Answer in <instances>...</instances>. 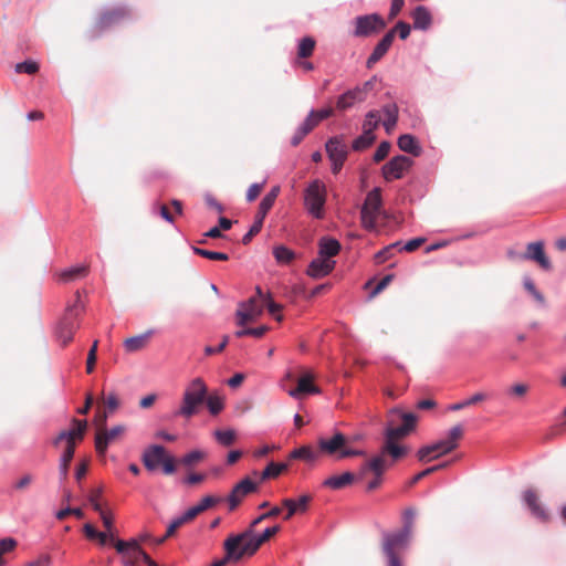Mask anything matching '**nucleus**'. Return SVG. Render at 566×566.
Instances as JSON below:
<instances>
[{
	"label": "nucleus",
	"instance_id": "f257e3e1",
	"mask_svg": "<svg viewBox=\"0 0 566 566\" xmlns=\"http://www.w3.org/2000/svg\"><path fill=\"white\" fill-rule=\"evenodd\" d=\"M417 422L418 416L412 412H403L399 408L389 410L381 453L385 457L390 455L394 461L402 458L407 453V449L399 446L397 441L410 434L416 429Z\"/></svg>",
	"mask_w": 566,
	"mask_h": 566
},
{
	"label": "nucleus",
	"instance_id": "f03ea898",
	"mask_svg": "<svg viewBox=\"0 0 566 566\" xmlns=\"http://www.w3.org/2000/svg\"><path fill=\"white\" fill-rule=\"evenodd\" d=\"M413 511H406V522L401 530L387 533L382 537L381 549L387 566H403L401 554L408 547L412 536Z\"/></svg>",
	"mask_w": 566,
	"mask_h": 566
},
{
	"label": "nucleus",
	"instance_id": "7ed1b4c3",
	"mask_svg": "<svg viewBox=\"0 0 566 566\" xmlns=\"http://www.w3.org/2000/svg\"><path fill=\"white\" fill-rule=\"evenodd\" d=\"M73 428L70 430H62L56 438L53 440V446L57 447L60 442L65 441L66 446L64 449V452L60 460V475L61 480H65L67 478L70 463L74 457L76 442H80L83 440L87 422L86 420H78L73 419L72 420Z\"/></svg>",
	"mask_w": 566,
	"mask_h": 566
},
{
	"label": "nucleus",
	"instance_id": "20e7f679",
	"mask_svg": "<svg viewBox=\"0 0 566 566\" xmlns=\"http://www.w3.org/2000/svg\"><path fill=\"white\" fill-rule=\"evenodd\" d=\"M279 525L268 527L262 534H252L251 530H244L239 534H231L228 536L229 553L233 546L239 548L242 557L253 556L259 548L266 543L271 537L280 532Z\"/></svg>",
	"mask_w": 566,
	"mask_h": 566
},
{
	"label": "nucleus",
	"instance_id": "39448f33",
	"mask_svg": "<svg viewBox=\"0 0 566 566\" xmlns=\"http://www.w3.org/2000/svg\"><path fill=\"white\" fill-rule=\"evenodd\" d=\"M464 429L462 424L453 426L447 437L432 444L420 448L417 452V457L421 462H430L446 455L459 446V441L463 438Z\"/></svg>",
	"mask_w": 566,
	"mask_h": 566
},
{
	"label": "nucleus",
	"instance_id": "423d86ee",
	"mask_svg": "<svg viewBox=\"0 0 566 566\" xmlns=\"http://www.w3.org/2000/svg\"><path fill=\"white\" fill-rule=\"evenodd\" d=\"M83 310L81 293L76 291L73 303L66 305L65 313L55 329L56 338L63 347L72 342L74 333L80 326L78 316Z\"/></svg>",
	"mask_w": 566,
	"mask_h": 566
},
{
	"label": "nucleus",
	"instance_id": "0eeeda50",
	"mask_svg": "<svg viewBox=\"0 0 566 566\" xmlns=\"http://www.w3.org/2000/svg\"><path fill=\"white\" fill-rule=\"evenodd\" d=\"M207 395L208 387L205 381L200 377L192 379L184 391L182 401L177 415L185 418H191L198 413L199 408L206 401Z\"/></svg>",
	"mask_w": 566,
	"mask_h": 566
},
{
	"label": "nucleus",
	"instance_id": "6e6552de",
	"mask_svg": "<svg viewBox=\"0 0 566 566\" xmlns=\"http://www.w3.org/2000/svg\"><path fill=\"white\" fill-rule=\"evenodd\" d=\"M317 444L318 453L334 457L337 460L363 454V451L352 449L347 437L338 431L331 437L319 438Z\"/></svg>",
	"mask_w": 566,
	"mask_h": 566
},
{
	"label": "nucleus",
	"instance_id": "1a4fd4ad",
	"mask_svg": "<svg viewBox=\"0 0 566 566\" xmlns=\"http://www.w3.org/2000/svg\"><path fill=\"white\" fill-rule=\"evenodd\" d=\"M327 191L325 185L315 179L304 190V208L315 219H323L325 214Z\"/></svg>",
	"mask_w": 566,
	"mask_h": 566
},
{
	"label": "nucleus",
	"instance_id": "9d476101",
	"mask_svg": "<svg viewBox=\"0 0 566 566\" xmlns=\"http://www.w3.org/2000/svg\"><path fill=\"white\" fill-rule=\"evenodd\" d=\"M280 193V187H273L270 192L261 200L258 212L254 218V222L250 230L243 235L242 243L249 244L253 237H255L262 229L264 219L268 212L272 209L277 196Z\"/></svg>",
	"mask_w": 566,
	"mask_h": 566
},
{
	"label": "nucleus",
	"instance_id": "9b49d317",
	"mask_svg": "<svg viewBox=\"0 0 566 566\" xmlns=\"http://www.w3.org/2000/svg\"><path fill=\"white\" fill-rule=\"evenodd\" d=\"M381 208V191L374 188L366 196L365 202L360 211L361 223L365 229L373 230L376 227L377 218Z\"/></svg>",
	"mask_w": 566,
	"mask_h": 566
},
{
	"label": "nucleus",
	"instance_id": "f8f14e48",
	"mask_svg": "<svg viewBox=\"0 0 566 566\" xmlns=\"http://www.w3.org/2000/svg\"><path fill=\"white\" fill-rule=\"evenodd\" d=\"M354 36L367 38L374 35L386 28V21L378 13L356 17L354 20Z\"/></svg>",
	"mask_w": 566,
	"mask_h": 566
},
{
	"label": "nucleus",
	"instance_id": "ddd939ff",
	"mask_svg": "<svg viewBox=\"0 0 566 566\" xmlns=\"http://www.w3.org/2000/svg\"><path fill=\"white\" fill-rule=\"evenodd\" d=\"M125 424H116L111 429H99L95 433V449L99 455H104L111 443L119 441L126 433Z\"/></svg>",
	"mask_w": 566,
	"mask_h": 566
},
{
	"label": "nucleus",
	"instance_id": "4468645a",
	"mask_svg": "<svg viewBox=\"0 0 566 566\" xmlns=\"http://www.w3.org/2000/svg\"><path fill=\"white\" fill-rule=\"evenodd\" d=\"M413 160L407 156H396L384 165L381 169L382 176L387 181L400 179L411 168Z\"/></svg>",
	"mask_w": 566,
	"mask_h": 566
},
{
	"label": "nucleus",
	"instance_id": "2eb2a0df",
	"mask_svg": "<svg viewBox=\"0 0 566 566\" xmlns=\"http://www.w3.org/2000/svg\"><path fill=\"white\" fill-rule=\"evenodd\" d=\"M263 312L262 305L258 302L256 297H250L245 302H241L237 310V324L244 326L248 323L254 322Z\"/></svg>",
	"mask_w": 566,
	"mask_h": 566
},
{
	"label": "nucleus",
	"instance_id": "dca6fc26",
	"mask_svg": "<svg viewBox=\"0 0 566 566\" xmlns=\"http://www.w3.org/2000/svg\"><path fill=\"white\" fill-rule=\"evenodd\" d=\"M521 260H530L536 262L543 270L551 271L552 263L544 251L542 241L531 242L526 245V251L522 255H517Z\"/></svg>",
	"mask_w": 566,
	"mask_h": 566
},
{
	"label": "nucleus",
	"instance_id": "f3484780",
	"mask_svg": "<svg viewBox=\"0 0 566 566\" xmlns=\"http://www.w3.org/2000/svg\"><path fill=\"white\" fill-rule=\"evenodd\" d=\"M523 500L531 511L532 515L539 520L541 522H548L549 521V513L542 504L538 494L532 490L528 489L523 493Z\"/></svg>",
	"mask_w": 566,
	"mask_h": 566
},
{
	"label": "nucleus",
	"instance_id": "a211bd4d",
	"mask_svg": "<svg viewBox=\"0 0 566 566\" xmlns=\"http://www.w3.org/2000/svg\"><path fill=\"white\" fill-rule=\"evenodd\" d=\"M258 489L256 483L251 481L249 478L241 480L231 491L228 496L230 510L233 511L247 496Z\"/></svg>",
	"mask_w": 566,
	"mask_h": 566
},
{
	"label": "nucleus",
	"instance_id": "6ab92c4d",
	"mask_svg": "<svg viewBox=\"0 0 566 566\" xmlns=\"http://www.w3.org/2000/svg\"><path fill=\"white\" fill-rule=\"evenodd\" d=\"M395 39V30L388 31L382 39L377 43L373 53L369 55L366 66L371 69L377 62H379L390 49Z\"/></svg>",
	"mask_w": 566,
	"mask_h": 566
},
{
	"label": "nucleus",
	"instance_id": "aec40b11",
	"mask_svg": "<svg viewBox=\"0 0 566 566\" xmlns=\"http://www.w3.org/2000/svg\"><path fill=\"white\" fill-rule=\"evenodd\" d=\"M153 208L165 221L169 223L175 222L176 216H181L184 213V205L178 199H172L169 205L156 202Z\"/></svg>",
	"mask_w": 566,
	"mask_h": 566
},
{
	"label": "nucleus",
	"instance_id": "412c9836",
	"mask_svg": "<svg viewBox=\"0 0 566 566\" xmlns=\"http://www.w3.org/2000/svg\"><path fill=\"white\" fill-rule=\"evenodd\" d=\"M312 501V496L308 494L301 495L297 500L284 499L282 500V506L286 509V513L283 518L289 521L296 513H305Z\"/></svg>",
	"mask_w": 566,
	"mask_h": 566
},
{
	"label": "nucleus",
	"instance_id": "4be33fe9",
	"mask_svg": "<svg viewBox=\"0 0 566 566\" xmlns=\"http://www.w3.org/2000/svg\"><path fill=\"white\" fill-rule=\"evenodd\" d=\"M326 153L331 161H344L347 159L348 147L339 137L331 138L326 145Z\"/></svg>",
	"mask_w": 566,
	"mask_h": 566
},
{
	"label": "nucleus",
	"instance_id": "5701e85b",
	"mask_svg": "<svg viewBox=\"0 0 566 566\" xmlns=\"http://www.w3.org/2000/svg\"><path fill=\"white\" fill-rule=\"evenodd\" d=\"M334 266L335 261L319 256L310 263L307 274L311 277L321 279L328 275L334 270Z\"/></svg>",
	"mask_w": 566,
	"mask_h": 566
},
{
	"label": "nucleus",
	"instance_id": "b1692460",
	"mask_svg": "<svg viewBox=\"0 0 566 566\" xmlns=\"http://www.w3.org/2000/svg\"><path fill=\"white\" fill-rule=\"evenodd\" d=\"M166 454V449L163 446H151L145 450L143 454V463L149 471L155 470L161 463Z\"/></svg>",
	"mask_w": 566,
	"mask_h": 566
},
{
	"label": "nucleus",
	"instance_id": "393cba45",
	"mask_svg": "<svg viewBox=\"0 0 566 566\" xmlns=\"http://www.w3.org/2000/svg\"><path fill=\"white\" fill-rule=\"evenodd\" d=\"M334 111L331 107H326L319 111H311L300 127L307 134H310L322 120L331 117Z\"/></svg>",
	"mask_w": 566,
	"mask_h": 566
},
{
	"label": "nucleus",
	"instance_id": "a878e982",
	"mask_svg": "<svg viewBox=\"0 0 566 566\" xmlns=\"http://www.w3.org/2000/svg\"><path fill=\"white\" fill-rule=\"evenodd\" d=\"M313 375L310 373L304 374L297 381V387L289 390V395L297 398L304 394H318L319 389L313 385Z\"/></svg>",
	"mask_w": 566,
	"mask_h": 566
},
{
	"label": "nucleus",
	"instance_id": "bb28decb",
	"mask_svg": "<svg viewBox=\"0 0 566 566\" xmlns=\"http://www.w3.org/2000/svg\"><path fill=\"white\" fill-rule=\"evenodd\" d=\"M355 481V475L352 472H344L340 475H332L324 480L323 486L331 490H342L350 485Z\"/></svg>",
	"mask_w": 566,
	"mask_h": 566
},
{
	"label": "nucleus",
	"instance_id": "cd10ccee",
	"mask_svg": "<svg viewBox=\"0 0 566 566\" xmlns=\"http://www.w3.org/2000/svg\"><path fill=\"white\" fill-rule=\"evenodd\" d=\"M340 251V243L333 238L323 237L318 242V254L328 259L337 255Z\"/></svg>",
	"mask_w": 566,
	"mask_h": 566
},
{
	"label": "nucleus",
	"instance_id": "c85d7f7f",
	"mask_svg": "<svg viewBox=\"0 0 566 566\" xmlns=\"http://www.w3.org/2000/svg\"><path fill=\"white\" fill-rule=\"evenodd\" d=\"M388 468L386 457L380 452L379 455L374 457L361 468V475L367 471H371L376 476L381 478L386 469Z\"/></svg>",
	"mask_w": 566,
	"mask_h": 566
},
{
	"label": "nucleus",
	"instance_id": "c756f323",
	"mask_svg": "<svg viewBox=\"0 0 566 566\" xmlns=\"http://www.w3.org/2000/svg\"><path fill=\"white\" fill-rule=\"evenodd\" d=\"M127 10L123 7L114 8L103 12L98 19V24L101 28H107L113 23L118 22L123 18L127 15Z\"/></svg>",
	"mask_w": 566,
	"mask_h": 566
},
{
	"label": "nucleus",
	"instance_id": "7c9ffc66",
	"mask_svg": "<svg viewBox=\"0 0 566 566\" xmlns=\"http://www.w3.org/2000/svg\"><path fill=\"white\" fill-rule=\"evenodd\" d=\"M411 17L413 19V28L415 29L427 30L431 25V22H432L431 13L423 6L417 7L413 10Z\"/></svg>",
	"mask_w": 566,
	"mask_h": 566
},
{
	"label": "nucleus",
	"instance_id": "2f4dec72",
	"mask_svg": "<svg viewBox=\"0 0 566 566\" xmlns=\"http://www.w3.org/2000/svg\"><path fill=\"white\" fill-rule=\"evenodd\" d=\"M361 93L359 90H349L340 95L336 103V108L339 111H346L354 106L356 103H361Z\"/></svg>",
	"mask_w": 566,
	"mask_h": 566
},
{
	"label": "nucleus",
	"instance_id": "473e14b6",
	"mask_svg": "<svg viewBox=\"0 0 566 566\" xmlns=\"http://www.w3.org/2000/svg\"><path fill=\"white\" fill-rule=\"evenodd\" d=\"M397 144L400 150L413 156H419L421 153V146L419 145L417 138L410 134L401 135L398 138Z\"/></svg>",
	"mask_w": 566,
	"mask_h": 566
},
{
	"label": "nucleus",
	"instance_id": "72a5a7b5",
	"mask_svg": "<svg viewBox=\"0 0 566 566\" xmlns=\"http://www.w3.org/2000/svg\"><path fill=\"white\" fill-rule=\"evenodd\" d=\"M382 113L385 115V120L382 123L386 132L390 134L397 125L398 122V106L396 104H387L382 107Z\"/></svg>",
	"mask_w": 566,
	"mask_h": 566
},
{
	"label": "nucleus",
	"instance_id": "f704fd0d",
	"mask_svg": "<svg viewBox=\"0 0 566 566\" xmlns=\"http://www.w3.org/2000/svg\"><path fill=\"white\" fill-rule=\"evenodd\" d=\"M88 274L87 265H78L67 270H64L60 273V281L63 283H70L75 280L85 277Z\"/></svg>",
	"mask_w": 566,
	"mask_h": 566
},
{
	"label": "nucleus",
	"instance_id": "c9c22d12",
	"mask_svg": "<svg viewBox=\"0 0 566 566\" xmlns=\"http://www.w3.org/2000/svg\"><path fill=\"white\" fill-rule=\"evenodd\" d=\"M148 340H149L148 334L133 336V337L125 339L124 347H125L126 352H128V353L138 352L147 346Z\"/></svg>",
	"mask_w": 566,
	"mask_h": 566
},
{
	"label": "nucleus",
	"instance_id": "e433bc0d",
	"mask_svg": "<svg viewBox=\"0 0 566 566\" xmlns=\"http://www.w3.org/2000/svg\"><path fill=\"white\" fill-rule=\"evenodd\" d=\"M223 548L226 553L224 557L220 560H217L211 566H226L228 563H238L243 558L237 546H233L229 553L228 538L223 543Z\"/></svg>",
	"mask_w": 566,
	"mask_h": 566
},
{
	"label": "nucleus",
	"instance_id": "4c0bfd02",
	"mask_svg": "<svg viewBox=\"0 0 566 566\" xmlns=\"http://www.w3.org/2000/svg\"><path fill=\"white\" fill-rule=\"evenodd\" d=\"M286 470H287L286 463L270 462L265 467V469L261 472L260 479H261V481H265L269 479H275Z\"/></svg>",
	"mask_w": 566,
	"mask_h": 566
},
{
	"label": "nucleus",
	"instance_id": "58836bf2",
	"mask_svg": "<svg viewBox=\"0 0 566 566\" xmlns=\"http://www.w3.org/2000/svg\"><path fill=\"white\" fill-rule=\"evenodd\" d=\"M316 41L312 36H305L300 40L297 45V59H307L312 56Z\"/></svg>",
	"mask_w": 566,
	"mask_h": 566
},
{
	"label": "nucleus",
	"instance_id": "ea45409f",
	"mask_svg": "<svg viewBox=\"0 0 566 566\" xmlns=\"http://www.w3.org/2000/svg\"><path fill=\"white\" fill-rule=\"evenodd\" d=\"M317 458V452H315L310 446H302L301 448L294 449L290 454L289 459L291 460H304V461H314Z\"/></svg>",
	"mask_w": 566,
	"mask_h": 566
},
{
	"label": "nucleus",
	"instance_id": "a19ab883",
	"mask_svg": "<svg viewBox=\"0 0 566 566\" xmlns=\"http://www.w3.org/2000/svg\"><path fill=\"white\" fill-rule=\"evenodd\" d=\"M275 260L281 264H289L295 259V253L285 245H277L273 249Z\"/></svg>",
	"mask_w": 566,
	"mask_h": 566
},
{
	"label": "nucleus",
	"instance_id": "79ce46f5",
	"mask_svg": "<svg viewBox=\"0 0 566 566\" xmlns=\"http://www.w3.org/2000/svg\"><path fill=\"white\" fill-rule=\"evenodd\" d=\"M375 138L376 137L374 133L363 132V134L359 137L354 139L352 148L356 151L364 150L375 142Z\"/></svg>",
	"mask_w": 566,
	"mask_h": 566
},
{
	"label": "nucleus",
	"instance_id": "37998d69",
	"mask_svg": "<svg viewBox=\"0 0 566 566\" xmlns=\"http://www.w3.org/2000/svg\"><path fill=\"white\" fill-rule=\"evenodd\" d=\"M207 458V452L202 450H193L187 454H185L180 459V463L185 467H193L195 464L201 462Z\"/></svg>",
	"mask_w": 566,
	"mask_h": 566
},
{
	"label": "nucleus",
	"instance_id": "c03bdc74",
	"mask_svg": "<svg viewBox=\"0 0 566 566\" xmlns=\"http://www.w3.org/2000/svg\"><path fill=\"white\" fill-rule=\"evenodd\" d=\"M209 412L213 416L220 413L224 408L223 398L218 395H207L206 401Z\"/></svg>",
	"mask_w": 566,
	"mask_h": 566
},
{
	"label": "nucleus",
	"instance_id": "a18cd8bd",
	"mask_svg": "<svg viewBox=\"0 0 566 566\" xmlns=\"http://www.w3.org/2000/svg\"><path fill=\"white\" fill-rule=\"evenodd\" d=\"M380 124V115L378 111H370L367 113L364 125H363V132L366 133H374V130L379 126Z\"/></svg>",
	"mask_w": 566,
	"mask_h": 566
},
{
	"label": "nucleus",
	"instance_id": "49530a36",
	"mask_svg": "<svg viewBox=\"0 0 566 566\" xmlns=\"http://www.w3.org/2000/svg\"><path fill=\"white\" fill-rule=\"evenodd\" d=\"M193 252L197 255H200L202 258L213 260V261H228L229 260V255L223 252H214V251H210V250L200 249L197 247L193 248Z\"/></svg>",
	"mask_w": 566,
	"mask_h": 566
},
{
	"label": "nucleus",
	"instance_id": "de8ad7c7",
	"mask_svg": "<svg viewBox=\"0 0 566 566\" xmlns=\"http://www.w3.org/2000/svg\"><path fill=\"white\" fill-rule=\"evenodd\" d=\"M214 437L217 441L224 447L231 446L235 440V433L233 430H217L214 432Z\"/></svg>",
	"mask_w": 566,
	"mask_h": 566
},
{
	"label": "nucleus",
	"instance_id": "09e8293b",
	"mask_svg": "<svg viewBox=\"0 0 566 566\" xmlns=\"http://www.w3.org/2000/svg\"><path fill=\"white\" fill-rule=\"evenodd\" d=\"M103 405L106 411L113 413L119 407L120 401L115 392H109L103 398Z\"/></svg>",
	"mask_w": 566,
	"mask_h": 566
},
{
	"label": "nucleus",
	"instance_id": "8fccbe9b",
	"mask_svg": "<svg viewBox=\"0 0 566 566\" xmlns=\"http://www.w3.org/2000/svg\"><path fill=\"white\" fill-rule=\"evenodd\" d=\"M137 544H138V542L136 539H132L128 542L117 539L114 543V546H115L117 553L123 554L125 556L126 554L130 553L132 551H135V548L137 547Z\"/></svg>",
	"mask_w": 566,
	"mask_h": 566
},
{
	"label": "nucleus",
	"instance_id": "3c124183",
	"mask_svg": "<svg viewBox=\"0 0 566 566\" xmlns=\"http://www.w3.org/2000/svg\"><path fill=\"white\" fill-rule=\"evenodd\" d=\"M102 493H103V489L96 488V489H93L88 495V501H90L91 505L93 506L94 511H96V512H101L102 510H104L99 503Z\"/></svg>",
	"mask_w": 566,
	"mask_h": 566
},
{
	"label": "nucleus",
	"instance_id": "603ef678",
	"mask_svg": "<svg viewBox=\"0 0 566 566\" xmlns=\"http://www.w3.org/2000/svg\"><path fill=\"white\" fill-rule=\"evenodd\" d=\"M97 345H98V342L95 340L93 343L91 349L88 350L87 360H86V373L87 374H92L93 370H94V367H95V364H96V359H97V356H96Z\"/></svg>",
	"mask_w": 566,
	"mask_h": 566
},
{
	"label": "nucleus",
	"instance_id": "864d4df0",
	"mask_svg": "<svg viewBox=\"0 0 566 566\" xmlns=\"http://www.w3.org/2000/svg\"><path fill=\"white\" fill-rule=\"evenodd\" d=\"M390 147L389 142H381L374 154V161L380 163L384 160L388 156Z\"/></svg>",
	"mask_w": 566,
	"mask_h": 566
},
{
	"label": "nucleus",
	"instance_id": "5fc2aeb1",
	"mask_svg": "<svg viewBox=\"0 0 566 566\" xmlns=\"http://www.w3.org/2000/svg\"><path fill=\"white\" fill-rule=\"evenodd\" d=\"M39 70V65L33 61H25L15 65L18 73L34 74Z\"/></svg>",
	"mask_w": 566,
	"mask_h": 566
},
{
	"label": "nucleus",
	"instance_id": "6e6d98bb",
	"mask_svg": "<svg viewBox=\"0 0 566 566\" xmlns=\"http://www.w3.org/2000/svg\"><path fill=\"white\" fill-rule=\"evenodd\" d=\"M399 243H395L391 245L386 247L385 249L380 250L375 254V261L378 264L384 263L391 256V251L398 245Z\"/></svg>",
	"mask_w": 566,
	"mask_h": 566
},
{
	"label": "nucleus",
	"instance_id": "4d7b16f0",
	"mask_svg": "<svg viewBox=\"0 0 566 566\" xmlns=\"http://www.w3.org/2000/svg\"><path fill=\"white\" fill-rule=\"evenodd\" d=\"M448 464L447 463H442V464H438V465H434V467H430L421 472H419L418 474H416L412 480H411V483L415 484V483H418L421 479L428 476L429 474L440 470V469H443L446 468Z\"/></svg>",
	"mask_w": 566,
	"mask_h": 566
},
{
	"label": "nucleus",
	"instance_id": "13d9d810",
	"mask_svg": "<svg viewBox=\"0 0 566 566\" xmlns=\"http://www.w3.org/2000/svg\"><path fill=\"white\" fill-rule=\"evenodd\" d=\"M34 476L31 473L23 474L13 485L17 491H24L33 482Z\"/></svg>",
	"mask_w": 566,
	"mask_h": 566
},
{
	"label": "nucleus",
	"instance_id": "bf43d9fd",
	"mask_svg": "<svg viewBox=\"0 0 566 566\" xmlns=\"http://www.w3.org/2000/svg\"><path fill=\"white\" fill-rule=\"evenodd\" d=\"M101 516V520L103 522V525L104 527L106 528V531L109 533V535L112 536V533H113V524H114V517L113 515L105 511V510H102L101 512H97Z\"/></svg>",
	"mask_w": 566,
	"mask_h": 566
},
{
	"label": "nucleus",
	"instance_id": "052dcab7",
	"mask_svg": "<svg viewBox=\"0 0 566 566\" xmlns=\"http://www.w3.org/2000/svg\"><path fill=\"white\" fill-rule=\"evenodd\" d=\"M161 464L163 471L167 475L172 474L176 471L175 459L170 455H167V453L165 454L164 460H161Z\"/></svg>",
	"mask_w": 566,
	"mask_h": 566
},
{
	"label": "nucleus",
	"instance_id": "680f3d73",
	"mask_svg": "<svg viewBox=\"0 0 566 566\" xmlns=\"http://www.w3.org/2000/svg\"><path fill=\"white\" fill-rule=\"evenodd\" d=\"M524 287L534 296V298L539 302L541 304L544 303V296L542 293H539L536 287H535V284L533 283L532 280L530 279H526L524 281Z\"/></svg>",
	"mask_w": 566,
	"mask_h": 566
},
{
	"label": "nucleus",
	"instance_id": "e2e57ef3",
	"mask_svg": "<svg viewBox=\"0 0 566 566\" xmlns=\"http://www.w3.org/2000/svg\"><path fill=\"white\" fill-rule=\"evenodd\" d=\"M264 184H252L247 191V200L254 201L263 189Z\"/></svg>",
	"mask_w": 566,
	"mask_h": 566
},
{
	"label": "nucleus",
	"instance_id": "0e129e2a",
	"mask_svg": "<svg viewBox=\"0 0 566 566\" xmlns=\"http://www.w3.org/2000/svg\"><path fill=\"white\" fill-rule=\"evenodd\" d=\"M219 502V499L207 495L201 499V501L197 504V506L200 509L201 512L207 511L208 509L212 507Z\"/></svg>",
	"mask_w": 566,
	"mask_h": 566
},
{
	"label": "nucleus",
	"instance_id": "69168bd1",
	"mask_svg": "<svg viewBox=\"0 0 566 566\" xmlns=\"http://www.w3.org/2000/svg\"><path fill=\"white\" fill-rule=\"evenodd\" d=\"M392 30L395 34L398 32L401 40H406L410 34V25L403 21H399Z\"/></svg>",
	"mask_w": 566,
	"mask_h": 566
},
{
	"label": "nucleus",
	"instance_id": "338daca9",
	"mask_svg": "<svg viewBox=\"0 0 566 566\" xmlns=\"http://www.w3.org/2000/svg\"><path fill=\"white\" fill-rule=\"evenodd\" d=\"M17 546V541L13 538H3L0 539V555L2 556L6 553L13 551Z\"/></svg>",
	"mask_w": 566,
	"mask_h": 566
},
{
	"label": "nucleus",
	"instance_id": "774afa93",
	"mask_svg": "<svg viewBox=\"0 0 566 566\" xmlns=\"http://www.w3.org/2000/svg\"><path fill=\"white\" fill-rule=\"evenodd\" d=\"M392 277H394L392 274H388V275L384 276L377 283V285L375 286L374 291L371 292V297H374L377 294H379L380 292H382L389 285V283L392 281Z\"/></svg>",
	"mask_w": 566,
	"mask_h": 566
}]
</instances>
